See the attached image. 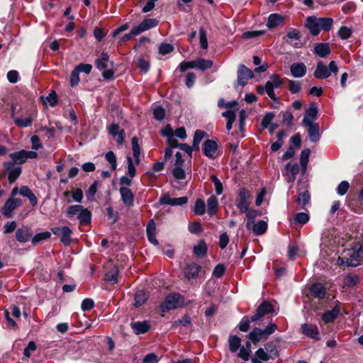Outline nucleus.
<instances>
[{
    "label": "nucleus",
    "instance_id": "nucleus-42",
    "mask_svg": "<svg viewBox=\"0 0 363 363\" xmlns=\"http://www.w3.org/2000/svg\"><path fill=\"white\" fill-rule=\"evenodd\" d=\"M218 207V200L215 196H211L207 200V211L209 215L216 213Z\"/></svg>",
    "mask_w": 363,
    "mask_h": 363
},
{
    "label": "nucleus",
    "instance_id": "nucleus-60",
    "mask_svg": "<svg viewBox=\"0 0 363 363\" xmlns=\"http://www.w3.org/2000/svg\"><path fill=\"white\" fill-rule=\"evenodd\" d=\"M173 175L177 179H184L186 174L182 166H175L173 169Z\"/></svg>",
    "mask_w": 363,
    "mask_h": 363
},
{
    "label": "nucleus",
    "instance_id": "nucleus-27",
    "mask_svg": "<svg viewBox=\"0 0 363 363\" xmlns=\"http://www.w3.org/2000/svg\"><path fill=\"white\" fill-rule=\"evenodd\" d=\"M304 335L314 339H318L319 332L316 325L305 323L301 325Z\"/></svg>",
    "mask_w": 363,
    "mask_h": 363
},
{
    "label": "nucleus",
    "instance_id": "nucleus-17",
    "mask_svg": "<svg viewBox=\"0 0 363 363\" xmlns=\"http://www.w3.org/2000/svg\"><path fill=\"white\" fill-rule=\"evenodd\" d=\"M33 233L30 228L23 226L17 229L16 232V238L20 242H26L31 239Z\"/></svg>",
    "mask_w": 363,
    "mask_h": 363
},
{
    "label": "nucleus",
    "instance_id": "nucleus-32",
    "mask_svg": "<svg viewBox=\"0 0 363 363\" xmlns=\"http://www.w3.org/2000/svg\"><path fill=\"white\" fill-rule=\"evenodd\" d=\"M146 231L149 241L153 245H157L158 241L157 240L155 235L156 227L155 222L152 220L149 221Z\"/></svg>",
    "mask_w": 363,
    "mask_h": 363
},
{
    "label": "nucleus",
    "instance_id": "nucleus-46",
    "mask_svg": "<svg viewBox=\"0 0 363 363\" xmlns=\"http://www.w3.org/2000/svg\"><path fill=\"white\" fill-rule=\"evenodd\" d=\"M241 339L235 335L229 337V347L232 352H235L240 347Z\"/></svg>",
    "mask_w": 363,
    "mask_h": 363
},
{
    "label": "nucleus",
    "instance_id": "nucleus-25",
    "mask_svg": "<svg viewBox=\"0 0 363 363\" xmlns=\"http://www.w3.org/2000/svg\"><path fill=\"white\" fill-rule=\"evenodd\" d=\"M120 193L123 202L127 206H131L133 203L134 196L131 190L126 186L120 188Z\"/></svg>",
    "mask_w": 363,
    "mask_h": 363
},
{
    "label": "nucleus",
    "instance_id": "nucleus-16",
    "mask_svg": "<svg viewBox=\"0 0 363 363\" xmlns=\"http://www.w3.org/2000/svg\"><path fill=\"white\" fill-rule=\"evenodd\" d=\"M108 133L113 137L116 138V143L118 145H121L124 143L125 139V131L121 130L120 127L117 124H112L108 127Z\"/></svg>",
    "mask_w": 363,
    "mask_h": 363
},
{
    "label": "nucleus",
    "instance_id": "nucleus-54",
    "mask_svg": "<svg viewBox=\"0 0 363 363\" xmlns=\"http://www.w3.org/2000/svg\"><path fill=\"white\" fill-rule=\"evenodd\" d=\"M118 269L114 266L106 274V279L113 283L117 282Z\"/></svg>",
    "mask_w": 363,
    "mask_h": 363
},
{
    "label": "nucleus",
    "instance_id": "nucleus-38",
    "mask_svg": "<svg viewBox=\"0 0 363 363\" xmlns=\"http://www.w3.org/2000/svg\"><path fill=\"white\" fill-rule=\"evenodd\" d=\"M132 150L135 163L138 165L140 163V147L138 144V139L137 137H133L131 140Z\"/></svg>",
    "mask_w": 363,
    "mask_h": 363
},
{
    "label": "nucleus",
    "instance_id": "nucleus-49",
    "mask_svg": "<svg viewBox=\"0 0 363 363\" xmlns=\"http://www.w3.org/2000/svg\"><path fill=\"white\" fill-rule=\"evenodd\" d=\"M320 29L329 30L333 23V20L330 18H318Z\"/></svg>",
    "mask_w": 363,
    "mask_h": 363
},
{
    "label": "nucleus",
    "instance_id": "nucleus-20",
    "mask_svg": "<svg viewBox=\"0 0 363 363\" xmlns=\"http://www.w3.org/2000/svg\"><path fill=\"white\" fill-rule=\"evenodd\" d=\"M187 197L182 196L179 198H171L167 195L163 196L160 198V203L168 204L171 206H182L187 202Z\"/></svg>",
    "mask_w": 363,
    "mask_h": 363
},
{
    "label": "nucleus",
    "instance_id": "nucleus-36",
    "mask_svg": "<svg viewBox=\"0 0 363 363\" xmlns=\"http://www.w3.org/2000/svg\"><path fill=\"white\" fill-rule=\"evenodd\" d=\"M249 229L252 230L257 235H262L267 229V223L264 220H259L256 223H253L251 228Z\"/></svg>",
    "mask_w": 363,
    "mask_h": 363
},
{
    "label": "nucleus",
    "instance_id": "nucleus-57",
    "mask_svg": "<svg viewBox=\"0 0 363 363\" xmlns=\"http://www.w3.org/2000/svg\"><path fill=\"white\" fill-rule=\"evenodd\" d=\"M128 161V174L130 178H133L136 174V169L134 164L130 157H127Z\"/></svg>",
    "mask_w": 363,
    "mask_h": 363
},
{
    "label": "nucleus",
    "instance_id": "nucleus-50",
    "mask_svg": "<svg viewBox=\"0 0 363 363\" xmlns=\"http://www.w3.org/2000/svg\"><path fill=\"white\" fill-rule=\"evenodd\" d=\"M153 115L156 120L162 121L164 118L165 111L161 106L155 105L153 106Z\"/></svg>",
    "mask_w": 363,
    "mask_h": 363
},
{
    "label": "nucleus",
    "instance_id": "nucleus-51",
    "mask_svg": "<svg viewBox=\"0 0 363 363\" xmlns=\"http://www.w3.org/2000/svg\"><path fill=\"white\" fill-rule=\"evenodd\" d=\"M206 205L203 200L198 199L194 204V213L196 215H203L205 213Z\"/></svg>",
    "mask_w": 363,
    "mask_h": 363
},
{
    "label": "nucleus",
    "instance_id": "nucleus-62",
    "mask_svg": "<svg viewBox=\"0 0 363 363\" xmlns=\"http://www.w3.org/2000/svg\"><path fill=\"white\" fill-rule=\"evenodd\" d=\"M301 84L298 81H289V89L292 94H296L301 90Z\"/></svg>",
    "mask_w": 363,
    "mask_h": 363
},
{
    "label": "nucleus",
    "instance_id": "nucleus-5",
    "mask_svg": "<svg viewBox=\"0 0 363 363\" xmlns=\"http://www.w3.org/2000/svg\"><path fill=\"white\" fill-rule=\"evenodd\" d=\"M183 303V297L180 294H174L166 297L160 308L162 312H165L181 307Z\"/></svg>",
    "mask_w": 363,
    "mask_h": 363
},
{
    "label": "nucleus",
    "instance_id": "nucleus-56",
    "mask_svg": "<svg viewBox=\"0 0 363 363\" xmlns=\"http://www.w3.org/2000/svg\"><path fill=\"white\" fill-rule=\"evenodd\" d=\"M50 235H51L50 232H43L38 233L32 238V242L33 244L35 245L42 240L48 239L50 237Z\"/></svg>",
    "mask_w": 363,
    "mask_h": 363
},
{
    "label": "nucleus",
    "instance_id": "nucleus-21",
    "mask_svg": "<svg viewBox=\"0 0 363 363\" xmlns=\"http://www.w3.org/2000/svg\"><path fill=\"white\" fill-rule=\"evenodd\" d=\"M201 270V267L194 263L191 262L186 266L184 270V276L188 279L196 278Z\"/></svg>",
    "mask_w": 363,
    "mask_h": 363
},
{
    "label": "nucleus",
    "instance_id": "nucleus-43",
    "mask_svg": "<svg viewBox=\"0 0 363 363\" xmlns=\"http://www.w3.org/2000/svg\"><path fill=\"white\" fill-rule=\"evenodd\" d=\"M310 153H311V151L309 149H305L302 151V152L301 154L300 164H301L303 173H305L306 171Z\"/></svg>",
    "mask_w": 363,
    "mask_h": 363
},
{
    "label": "nucleus",
    "instance_id": "nucleus-22",
    "mask_svg": "<svg viewBox=\"0 0 363 363\" xmlns=\"http://www.w3.org/2000/svg\"><path fill=\"white\" fill-rule=\"evenodd\" d=\"M318 113V106L315 104H311L306 111L304 118L303 120V123L310 124L313 123V121L316 118Z\"/></svg>",
    "mask_w": 363,
    "mask_h": 363
},
{
    "label": "nucleus",
    "instance_id": "nucleus-28",
    "mask_svg": "<svg viewBox=\"0 0 363 363\" xmlns=\"http://www.w3.org/2000/svg\"><path fill=\"white\" fill-rule=\"evenodd\" d=\"M313 74L317 79H326L330 76V72L328 68L323 64V62H319L317 64L316 69Z\"/></svg>",
    "mask_w": 363,
    "mask_h": 363
},
{
    "label": "nucleus",
    "instance_id": "nucleus-63",
    "mask_svg": "<svg viewBox=\"0 0 363 363\" xmlns=\"http://www.w3.org/2000/svg\"><path fill=\"white\" fill-rule=\"evenodd\" d=\"M173 46L169 43H162L159 46V52L162 55H167L173 50Z\"/></svg>",
    "mask_w": 363,
    "mask_h": 363
},
{
    "label": "nucleus",
    "instance_id": "nucleus-33",
    "mask_svg": "<svg viewBox=\"0 0 363 363\" xmlns=\"http://www.w3.org/2000/svg\"><path fill=\"white\" fill-rule=\"evenodd\" d=\"M19 194L24 197H27L33 206H35L38 203L36 196L27 186H22L19 189Z\"/></svg>",
    "mask_w": 363,
    "mask_h": 363
},
{
    "label": "nucleus",
    "instance_id": "nucleus-19",
    "mask_svg": "<svg viewBox=\"0 0 363 363\" xmlns=\"http://www.w3.org/2000/svg\"><path fill=\"white\" fill-rule=\"evenodd\" d=\"M203 154L209 158H215L217 151V143L211 140L205 141L203 145Z\"/></svg>",
    "mask_w": 363,
    "mask_h": 363
},
{
    "label": "nucleus",
    "instance_id": "nucleus-40",
    "mask_svg": "<svg viewBox=\"0 0 363 363\" xmlns=\"http://www.w3.org/2000/svg\"><path fill=\"white\" fill-rule=\"evenodd\" d=\"M195 68L201 71L210 69L213 66V61L211 60H205L203 58H198L194 60Z\"/></svg>",
    "mask_w": 363,
    "mask_h": 363
},
{
    "label": "nucleus",
    "instance_id": "nucleus-48",
    "mask_svg": "<svg viewBox=\"0 0 363 363\" xmlns=\"http://www.w3.org/2000/svg\"><path fill=\"white\" fill-rule=\"evenodd\" d=\"M310 201V194L308 191H305L303 192L299 193L298 198L296 199V202L300 206H306L308 203Z\"/></svg>",
    "mask_w": 363,
    "mask_h": 363
},
{
    "label": "nucleus",
    "instance_id": "nucleus-7",
    "mask_svg": "<svg viewBox=\"0 0 363 363\" xmlns=\"http://www.w3.org/2000/svg\"><path fill=\"white\" fill-rule=\"evenodd\" d=\"M281 83L282 80L277 74L272 75L270 80L267 82L265 84V92L272 99H276V95L274 90V89L278 88Z\"/></svg>",
    "mask_w": 363,
    "mask_h": 363
},
{
    "label": "nucleus",
    "instance_id": "nucleus-18",
    "mask_svg": "<svg viewBox=\"0 0 363 363\" xmlns=\"http://www.w3.org/2000/svg\"><path fill=\"white\" fill-rule=\"evenodd\" d=\"M4 167L6 172L9 173V181L10 183H13L16 179L19 177L21 173V167H14L11 162H6Z\"/></svg>",
    "mask_w": 363,
    "mask_h": 363
},
{
    "label": "nucleus",
    "instance_id": "nucleus-41",
    "mask_svg": "<svg viewBox=\"0 0 363 363\" xmlns=\"http://www.w3.org/2000/svg\"><path fill=\"white\" fill-rule=\"evenodd\" d=\"M194 253L198 257H203L207 252V245L203 240H200L199 243L194 247Z\"/></svg>",
    "mask_w": 363,
    "mask_h": 363
},
{
    "label": "nucleus",
    "instance_id": "nucleus-2",
    "mask_svg": "<svg viewBox=\"0 0 363 363\" xmlns=\"http://www.w3.org/2000/svg\"><path fill=\"white\" fill-rule=\"evenodd\" d=\"M362 252V247L359 245L345 251L342 257H339L337 262L340 265L347 267H357L360 264L359 257Z\"/></svg>",
    "mask_w": 363,
    "mask_h": 363
},
{
    "label": "nucleus",
    "instance_id": "nucleus-14",
    "mask_svg": "<svg viewBox=\"0 0 363 363\" xmlns=\"http://www.w3.org/2000/svg\"><path fill=\"white\" fill-rule=\"evenodd\" d=\"M158 24V21L155 18L145 19L141 23L133 27V34H140L143 32L150 28H155Z\"/></svg>",
    "mask_w": 363,
    "mask_h": 363
},
{
    "label": "nucleus",
    "instance_id": "nucleus-64",
    "mask_svg": "<svg viewBox=\"0 0 363 363\" xmlns=\"http://www.w3.org/2000/svg\"><path fill=\"white\" fill-rule=\"evenodd\" d=\"M144 363H157L158 357L155 353H149L143 359Z\"/></svg>",
    "mask_w": 363,
    "mask_h": 363
},
{
    "label": "nucleus",
    "instance_id": "nucleus-61",
    "mask_svg": "<svg viewBox=\"0 0 363 363\" xmlns=\"http://www.w3.org/2000/svg\"><path fill=\"white\" fill-rule=\"evenodd\" d=\"M211 179H212V182L214 184L216 193L218 195L221 194L222 192H223V184H222V183L220 182V181L219 180V179L216 176H214V175L211 176Z\"/></svg>",
    "mask_w": 363,
    "mask_h": 363
},
{
    "label": "nucleus",
    "instance_id": "nucleus-58",
    "mask_svg": "<svg viewBox=\"0 0 363 363\" xmlns=\"http://www.w3.org/2000/svg\"><path fill=\"white\" fill-rule=\"evenodd\" d=\"M274 115L272 113H267L262 120V127L267 128L272 124Z\"/></svg>",
    "mask_w": 363,
    "mask_h": 363
},
{
    "label": "nucleus",
    "instance_id": "nucleus-24",
    "mask_svg": "<svg viewBox=\"0 0 363 363\" xmlns=\"http://www.w3.org/2000/svg\"><path fill=\"white\" fill-rule=\"evenodd\" d=\"M306 26L313 35H317L321 30L318 18L313 16L307 18Z\"/></svg>",
    "mask_w": 363,
    "mask_h": 363
},
{
    "label": "nucleus",
    "instance_id": "nucleus-11",
    "mask_svg": "<svg viewBox=\"0 0 363 363\" xmlns=\"http://www.w3.org/2000/svg\"><path fill=\"white\" fill-rule=\"evenodd\" d=\"M22 204V201L17 198H10L4 203L1 213L7 218L12 216V212Z\"/></svg>",
    "mask_w": 363,
    "mask_h": 363
},
{
    "label": "nucleus",
    "instance_id": "nucleus-6",
    "mask_svg": "<svg viewBox=\"0 0 363 363\" xmlns=\"http://www.w3.org/2000/svg\"><path fill=\"white\" fill-rule=\"evenodd\" d=\"M109 62V56L106 52H102L101 57L96 60V67L101 71H103V77L105 79H111L113 76V72L111 69H106Z\"/></svg>",
    "mask_w": 363,
    "mask_h": 363
},
{
    "label": "nucleus",
    "instance_id": "nucleus-47",
    "mask_svg": "<svg viewBox=\"0 0 363 363\" xmlns=\"http://www.w3.org/2000/svg\"><path fill=\"white\" fill-rule=\"evenodd\" d=\"M205 136V133L201 130H196L194 133V139H193V148L197 150L199 147V144L203 137Z\"/></svg>",
    "mask_w": 363,
    "mask_h": 363
},
{
    "label": "nucleus",
    "instance_id": "nucleus-1",
    "mask_svg": "<svg viewBox=\"0 0 363 363\" xmlns=\"http://www.w3.org/2000/svg\"><path fill=\"white\" fill-rule=\"evenodd\" d=\"M67 217L72 219L77 217L80 224L86 225L90 223L91 220V211L82 205H72L66 209Z\"/></svg>",
    "mask_w": 363,
    "mask_h": 363
},
{
    "label": "nucleus",
    "instance_id": "nucleus-4",
    "mask_svg": "<svg viewBox=\"0 0 363 363\" xmlns=\"http://www.w3.org/2000/svg\"><path fill=\"white\" fill-rule=\"evenodd\" d=\"M279 354L276 344L272 341L267 342L264 347H260L255 352V356L264 362L274 360Z\"/></svg>",
    "mask_w": 363,
    "mask_h": 363
},
{
    "label": "nucleus",
    "instance_id": "nucleus-55",
    "mask_svg": "<svg viewBox=\"0 0 363 363\" xmlns=\"http://www.w3.org/2000/svg\"><path fill=\"white\" fill-rule=\"evenodd\" d=\"M352 33V29L346 26H342L338 30L339 37L343 40L348 39L351 36Z\"/></svg>",
    "mask_w": 363,
    "mask_h": 363
},
{
    "label": "nucleus",
    "instance_id": "nucleus-13",
    "mask_svg": "<svg viewBox=\"0 0 363 363\" xmlns=\"http://www.w3.org/2000/svg\"><path fill=\"white\" fill-rule=\"evenodd\" d=\"M52 233L55 235H61V242L67 245L71 241L72 230L67 226L55 227L51 229Z\"/></svg>",
    "mask_w": 363,
    "mask_h": 363
},
{
    "label": "nucleus",
    "instance_id": "nucleus-59",
    "mask_svg": "<svg viewBox=\"0 0 363 363\" xmlns=\"http://www.w3.org/2000/svg\"><path fill=\"white\" fill-rule=\"evenodd\" d=\"M350 187V184L347 181L341 182L337 189V192L340 196L345 195Z\"/></svg>",
    "mask_w": 363,
    "mask_h": 363
},
{
    "label": "nucleus",
    "instance_id": "nucleus-29",
    "mask_svg": "<svg viewBox=\"0 0 363 363\" xmlns=\"http://www.w3.org/2000/svg\"><path fill=\"white\" fill-rule=\"evenodd\" d=\"M330 52L328 43H320L314 46V52L320 57H325L330 54Z\"/></svg>",
    "mask_w": 363,
    "mask_h": 363
},
{
    "label": "nucleus",
    "instance_id": "nucleus-12",
    "mask_svg": "<svg viewBox=\"0 0 363 363\" xmlns=\"http://www.w3.org/2000/svg\"><path fill=\"white\" fill-rule=\"evenodd\" d=\"M272 305L267 301H264L257 308L256 313L250 319L252 322H256L262 318L266 314L272 313Z\"/></svg>",
    "mask_w": 363,
    "mask_h": 363
},
{
    "label": "nucleus",
    "instance_id": "nucleus-37",
    "mask_svg": "<svg viewBox=\"0 0 363 363\" xmlns=\"http://www.w3.org/2000/svg\"><path fill=\"white\" fill-rule=\"evenodd\" d=\"M222 116L227 118V124H226V129L229 131L233 128V124L235 120L236 117V110H231L229 109L222 113Z\"/></svg>",
    "mask_w": 363,
    "mask_h": 363
},
{
    "label": "nucleus",
    "instance_id": "nucleus-45",
    "mask_svg": "<svg viewBox=\"0 0 363 363\" xmlns=\"http://www.w3.org/2000/svg\"><path fill=\"white\" fill-rule=\"evenodd\" d=\"M246 212V217L247 219L246 227L247 228H251L252 225L254 223V220L257 216H259V212L254 209H247Z\"/></svg>",
    "mask_w": 363,
    "mask_h": 363
},
{
    "label": "nucleus",
    "instance_id": "nucleus-44",
    "mask_svg": "<svg viewBox=\"0 0 363 363\" xmlns=\"http://www.w3.org/2000/svg\"><path fill=\"white\" fill-rule=\"evenodd\" d=\"M147 296L143 290H138L135 294V306L140 307L147 300Z\"/></svg>",
    "mask_w": 363,
    "mask_h": 363
},
{
    "label": "nucleus",
    "instance_id": "nucleus-53",
    "mask_svg": "<svg viewBox=\"0 0 363 363\" xmlns=\"http://www.w3.org/2000/svg\"><path fill=\"white\" fill-rule=\"evenodd\" d=\"M286 169L287 172L291 174L290 181H294L295 179L296 175L298 173V166L296 164H291L289 163L287 164Z\"/></svg>",
    "mask_w": 363,
    "mask_h": 363
},
{
    "label": "nucleus",
    "instance_id": "nucleus-39",
    "mask_svg": "<svg viewBox=\"0 0 363 363\" xmlns=\"http://www.w3.org/2000/svg\"><path fill=\"white\" fill-rule=\"evenodd\" d=\"M309 220V216L306 213H298L291 220V223L293 225L301 224L304 225Z\"/></svg>",
    "mask_w": 363,
    "mask_h": 363
},
{
    "label": "nucleus",
    "instance_id": "nucleus-9",
    "mask_svg": "<svg viewBox=\"0 0 363 363\" xmlns=\"http://www.w3.org/2000/svg\"><path fill=\"white\" fill-rule=\"evenodd\" d=\"M15 109L16 106L13 105L11 107V118H13L14 123L21 128H27L30 126L35 118V115L30 114L28 116H16Z\"/></svg>",
    "mask_w": 363,
    "mask_h": 363
},
{
    "label": "nucleus",
    "instance_id": "nucleus-34",
    "mask_svg": "<svg viewBox=\"0 0 363 363\" xmlns=\"http://www.w3.org/2000/svg\"><path fill=\"white\" fill-rule=\"evenodd\" d=\"M131 327L135 333L139 335L147 332L150 328V325L147 321H138L131 323Z\"/></svg>",
    "mask_w": 363,
    "mask_h": 363
},
{
    "label": "nucleus",
    "instance_id": "nucleus-30",
    "mask_svg": "<svg viewBox=\"0 0 363 363\" xmlns=\"http://www.w3.org/2000/svg\"><path fill=\"white\" fill-rule=\"evenodd\" d=\"M308 128L309 138L311 142L315 143L320 138L319 126L317 123H310L304 125Z\"/></svg>",
    "mask_w": 363,
    "mask_h": 363
},
{
    "label": "nucleus",
    "instance_id": "nucleus-26",
    "mask_svg": "<svg viewBox=\"0 0 363 363\" xmlns=\"http://www.w3.org/2000/svg\"><path fill=\"white\" fill-rule=\"evenodd\" d=\"M290 71L294 77L301 78L306 73V67L303 63H293L291 65Z\"/></svg>",
    "mask_w": 363,
    "mask_h": 363
},
{
    "label": "nucleus",
    "instance_id": "nucleus-23",
    "mask_svg": "<svg viewBox=\"0 0 363 363\" xmlns=\"http://www.w3.org/2000/svg\"><path fill=\"white\" fill-rule=\"evenodd\" d=\"M284 23V17L279 13L270 14L268 17L267 26L269 29L277 28L283 25Z\"/></svg>",
    "mask_w": 363,
    "mask_h": 363
},
{
    "label": "nucleus",
    "instance_id": "nucleus-3",
    "mask_svg": "<svg viewBox=\"0 0 363 363\" xmlns=\"http://www.w3.org/2000/svg\"><path fill=\"white\" fill-rule=\"evenodd\" d=\"M277 329V325L270 322L263 330L259 328H255L248 334V338L254 345H257L261 340H267L269 335L276 331Z\"/></svg>",
    "mask_w": 363,
    "mask_h": 363
},
{
    "label": "nucleus",
    "instance_id": "nucleus-31",
    "mask_svg": "<svg viewBox=\"0 0 363 363\" xmlns=\"http://www.w3.org/2000/svg\"><path fill=\"white\" fill-rule=\"evenodd\" d=\"M311 295L318 298H323L325 296V289L319 283L313 284L310 288Z\"/></svg>",
    "mask_w": 363,
    "mask_h": 363
},
{
    "label": "nucleus",
    "instance_id": "nucleus-15",
    "mask_svg": "<svg viewBox=\"0 0 363 363\" xmlns=\"http://www.w3.org/2000/svg\"><path fill=\"white\" fill-rule=\"evenodd\" d=\"M254 77L253 72L245 65H240L238 71V83L241 86L247 84L249 79Z\"/></svg>",
    "mask_w": 363,
    "mask_h": 363
},
{
    "label": "nucleus",
    "instance_id": "nucleus-8",
    "mask_svg": "<svg viewBox=\"0 0 363 363\" xmlns=\"http://www.w3.org/2000/svg\"><path fill=\"white\" fill-rule=\"evenodd\" d=\"M38 157L37 152L34 151L21 150L19 152L10 154V157L16 164H23L28 159H34Z\"/></svg>",
    "mask_w": 363,
    "mask_h": 363
},
{
    "label": "nucleus",
    "instance_id": "nucleus-35",
    "mask_svg": "<svg viewBox=\"0 0 363 363\" xmlns=\"http://www.w3.org/2000/svg\"><path fill=\"white\" fill-rule=\"evenodd\" d=\"M340 313V308L335 306L332 310L326 311L322 315V320L324 323H330L333 321Z\"/></svg>",
    "mask_w": 363,
    "mask_h": 363
},
{
    "label": "nucleus",
    "instance_id": "nucleus-10",
    "mask_svg": "<svg viewBox=\"0 0 363 363\" xmlns=\"http://www.w3.org/2000/svg\"><path fill=\"white\" fill-rule=\"evenodd\" d=\"M250 194L246 189H241L239 191L238 197L236 199V206L241 212H245L247 211L250 206Z\"/></svg>",
    "mask_w": 363,
    "mask_h": 363
},
{
    "label": "nucleus",
    "instance_id": "nucleus-52",
    "mask_svg": "<svg viewBox=\"0 0 363 363\" xmlns=\"http://www.w3.org/2000/svg\"><path fill=\"white\" fill-rule=\"evenodd\" d=\"M106 160L111 164L113 170H116L117 167V160L116 155L113 151L108 152L105 155Z\"/></svg>",
    "mask_w": 363,
    "mask_h": 363
}]
</instances>
